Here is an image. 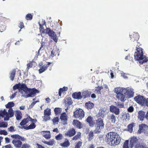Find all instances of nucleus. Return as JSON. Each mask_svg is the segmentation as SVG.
Instances as JSON below:
<instances>
[{"mask_svg": "<svg viewBox=\"0 0 148 148\" xmlns=\"http://www.w3.org/2000/svg\"><path fill=\"white\" fill-rule=\"evenodd\" d=\"M134 90L133 88L130 87L124 88L118 87L114 88V92L116 94V97L118 99L124 102L126 100V98L133 97Z\"/></svg>", "mask_w": 148, "mask_h": 148, "instance_id": "nucleus-1", "label": "nucleus"}, {"mask_svg": "<svg viewBox=\"0 0 148 148\" xmlns=\"http://www.w3.org/2000/svg\"><path fill=\"white\" fill-rule=\"evenodd\" d=\"M14 106V104L13 102H8L5 105L6 108H9L7 111L5 109L0 110V117L4 118V120H9L10 118L14 116V111L12 107Z\"/></svg>", "mask_w": 148, "mask_h": 148, "instance_id": "nucleus-2", "label": "nucleus"}, {"mask_svg": "<svg viewBox=\"0 0 148 148\" xmlns=\"http://www.w3.org/2000/svg\"><path fill=\"white\" fill-rule=\"evenodd\" d=\"M106 140L110 145L114 146L120 143L121 138L117 133L111 132L106 135Z\"/></svg>", "mask_w": 148, "mask_h": 148, "instance_id": "nucleus-3", "label": "nucleus"}, {"mask_svg": "<svg viewBox=\"0 0 148 148\" xmlns=\"http://www.w3.org/2000/svg\"><path fill=\"white\" fill-rule=\"evenodd\" d=\"M143 49L140 47H137L134 54V59L138 61L140 64H143L148 60L147 58L143 55Z\"/></svg>", "mask_w": 148, "mask_h": 148, "instance_id": "nucleus-4", "label": "nucleus"}, {"mask_svg": "<svg viewBox=\"0 0 148 148\" xmlns=\"http://www.w3.org/2000/svg\"><path fill=\"white\" fill-rule=\"evenodd\" d=\"M18 91L23 94V92L26 94V95H24L23 96L25 98H27L28 97H33L35 95L36 92H38V90L33 88L32 89L27 88L26 85V87L24 88L20 87L18 89Z\"/></svg>", "mask_w": 148, "mask_h": 148, "instance_id": "nucleus-5", "label": "nucleus"}, {"mask_svg": "<svg viewBox=\"0 0 148 148\" xmlns=\"http://www.w3.org/2000/svg\"><path fill=\"white\" fill-rule=\"evenodd\" d=\"M11 137L14 138L12 141V143L14 144L15 147L16 148H21L22 145V143L20 140L22 141L25 140V139L18 134L11 135Z\"/></svg>", "mask_w": 148, "mask_h": 148, "instance_id": "nucleus-6", "label": "nucleus"}, {"mask_svg": "<svg viewBox=\"0 0 148 148\" xmlns=\"http://www.w3.org/2000/svg\"><path fill=\"white\" fill-rule=\"evenodd\" d=\"M104 124L103 120L101 119H98L96 121L95 125V129L94 132L96 133H100L101 130L104 128Z\"/></svg>", "mask_w": 148, "mask_h": 148, "instance_id": "nucleus-7", "label": "nucleus"}, {"mask_svg": "<svg viewBox=\"0 0 148 148\" xmlns=\"http://www.w3.org/2000/svg\"><path fill=\"white\" fill-rule=\"evenodd\" d=\"M43 32L47 34L56 42H57L58 39L56 38V33L50 28H47L46 29L44 30Z\"/></svg>", "mask_w": 148, "mask_h": 148, "instance_id": "nucleus-8", "label": "nucleus"}, {"mask_svg": "<svg viewBox=\"0 0 148 148\" xmlns=\"http://www.w3.org/2000/svg\"><path fill=\"white\" fill-rule=\"evenodd\" d=\"M73 116L76 118L81 120L84 117V112L82 109L79 108L75 109L74 112Z\"/></svg>", "mask_w": 148, "mask_h": 148, "instance_id": "nucleus-9", "label": "nucleus"}, {"mask_svg": "<svg viewBox=\"0 0 148 148\" xmlns=\"http://www.w3.org/2000/svg\"><path fill=\"white\" fill-rule=\"evenodd\" d=\"M141 132H144L148 136V126L145 124L142 123L139 125V130L137 133L140 134Z\"/></svg>", "mask_w": 148, "mask_h": 148, "instance_id": "nucleus-10", "label": "nucleus"}, {"mask_svg": "<svg viewBox=\"0 0 148 148\" xmlns=\"http://www.w3.org/2000/svg\"><path fill=\"white\" fill-rule=\"evenodd\" d=\"M134 100L138 103L142 105L145 104L146 99L143 96L138 95L134 98Z\"/></svg>", "mask_w": 148, "mask_h": 148, "instance_id": "nucleus-11", "label": "nucleus"}, {"mask_svg": "<svg viewBox=\"0 0 148 148\" xmlns=\"http://www.w3.org/2000/svg\"><path fill=\"white\" fill-rule=\"evenodd\" d=\"M67 116L65 112H64L61 114L60 119L61 120L62 123L64 125H66L67 123Z\"/></svg>", "mask_w": 148, "mask_h": 148, "instance_id": "nucleus-12", "label": "nucleus"}, {"mask_svg": "<svg viewBox=\"0 0 148 148\" xmlns=\"http://www.w3.org/2000/svg\"><path fill=\"white\" fill-rule=\"evenodd\" d=\"M110 109L111 112L114 113L116 115H118L120 114V110L116 106H111L110 107Z\"/></svg>", "mask_w": 148, "mask_h": 148, "instance_id": "nucleus-13", "label": "nucleus"}, {"mask_svg": "<svg viewBox=\"0 0 148 148\" xmlns=\"http://www.w3.org/2000/svg\"><path fill=\"white\" fill-rule=\"evenodd\" d=\"M139 35L138 33L133 32L131 35H130V37L132 41H134L136 40L137 41L139 38Z\"/></svg>", "mask_w": 148, "mask_h": 148, "instance_id": "nucleus-14", "label": "nucleus"}, {"mask_svg": "<svg viewBox=\"0 0 148 148\" xmlns=\"http://www.w3.org/2000/svg\"><path fill=\"white\" fill-rule=\"evenodd\" d=\"M76 131L73 128L70 129L67 132L65 133L66 136L71 137L73 136L75 134Z\"/></svg>", "mask_w": 148, "mask_h": 148, "instance_id": "nucleus-15", "label": "nucleus"}, {"mask_svg": "<svg viewBox=\"0 0 148 148\" xmlns=\"http://www.w3.org/2000/svg\"><path fill=\"white\" fill-rule=\"evenodd\" d=\"M51 64V63L48 62L47 64H45L41 67L39 70V73H41L46 70Z\"/></svg>", "mask_w": 148, "mask_h": 148, "instance_id": "nucleus-16", "label": "nucleus"}, {"mask_svg": "<svg viewBox=\"0 0 148 148\" xmlns=\"http://www.w3.org/2000/svg\"><path fill=\"white\" fill-rule=\"evenodd\" d=\"M41 134L45 138L48 139L50 138L51 136L50 132L49 131H42Z\"/></svg>", "mask_w": 148, "mask_h": 148, "instance_id": "nucleus-17", "label": "nucleus"}, {"mask_svg": "<svg viewBox=\"0 0 148 148\" xmlns=\"http://www.w3.org/2000/svg\"><path fill=\"white\" fill-rule=\"evenodd\" d=\"M138 117L140 121H143L145 117V112L142 111H139L138 112Z\"/></svg>", "mask_w": 148, "mask_h": 148, "instance_id": "nucleus-18", "label": "nucleus"}, {"mask_svg": "<svg viewBox=\"0 0 148 148\" xmlns=\"http://www.w3.org/2000/svg\"><path fill=\"white\" fill-rule=\"evenodd\" d=\"M138 141V139L136 137H134L131 138L130 141V147L132 148L134 145L137 143Z\"/></svg>", "mask_w": 148, "mask_h": 148, "instance_id": "nucleus-19", "label": "nucleus"}, {"mask_svg": "<svg viewBox=\"0 0 148 148\" xmlns=\"http://www.w3.org/2000/svg\"><path fill=\"white\" fill-rule=\"evenodd\" d=\"M106 108H101L100 109L99 112V114L100 116L103 117L105 115L107 112H106Z\"/></svg>", "mask_w": 148, "mask_h": 148, "instance_id": "nucleus-20", "label": "nucleus"}, {"mask_svg": "<svg viewBox=\"0 0 148 148\" xmlns=\"http://www.w3.org/2000/svg\"><path fill=\"white\" fill-rule=\"evenodd\" d=\"M25 87H26V85L24 84H21L20 83H19L18 84H16L13 87V89L14 90H15L17 89H19L20 88H24Z\"/></svg>", "mask_w": 148, "mask_h": 148, "instance_id": "nucleus-21", "label": "nucleus"}, {"mask_svg": "<svg viewBox=\"0 0 148 148\" xmlns=\"http://www.w3.org/2000/svg\"><path fill=\"white\" fill-rule=\"evenodd\" d=\"M108 119L113 123H115L116 121L115 116L113 114H109L108 115Z\"/></svg>", "mask_w": 148, "mask_h": 148, "instance_id": "nucleus-22", "label": "nucleus"}, {"mask_svg": "<svg viewBox=\"0 0 148 148\" xmlns=\"http://www.w3.org/2000/svg\"><path fill=\"white\" fill-rule=\"evenodd\" d=\"M15 115L16 117V119L17 120H20L22 117V114L20 111L16 110L15 111Z\"/></svg>", "mask_w": 148, "mask_h": 148, "instance_id": "nucleus-23", "label": "nucleus"}, {"mask_svg": "<svg viewBox=\"0 0 148 148\" xmlns=\"http://www.w3.org/2000/svg\"><path fill=\"white\" fill-rule=\"evenodd\" d=\"M72 96L75 99H81L82 98L80 92L73 93L72 95Z\"/></svg>", "mask_w": 148, "mask_h": 148, "instance_id": "nucleus-24", "label": "nucleus"}, {"mask_svg": "<svg viewBox=\"0 0 148 148\" xmlns=\"http://www.w3.org/2000/svg\"><path fill=\"white\" fill-rule=\"evenodd\" d=\"M73 124L75 126L79 129L81 128L82 127L81 123L77 120H74L73 121Z\"/></svg>", "mask_w": 148, "mask_h": 148, "instance_id": "nucleus-25", "label": "nucleus"}, {"mask_svg": "<svg viewBox=\"0 0 148 148\" xmlns=\"http://www.w3.org/2000/svg\"><path fill=\"white\" fill-rule=\"evenodd\" d=\"M135 148H148L145 144L143 143H137L135 146Z\"/></svg>", "mask_w": 148, "mask_h": 148, "instance_id": "nucleus-26", "label": "nucleus"}, {"mask_svg": "<svg viewBox=\"0 0 148 148\" xmlns=\"http://www.w3.org/2000/svg\"><path fill=\"white\" fill-rule=\"evenodd\" d=\"M64 103L65 106H68L71 105L73 102L70 98L68 97L64 100Z\"/></svg>", "mask_w": 148, "mask_h": 148, "instance_id": "nucleus-27", "label": "nucleus"}, {"mask_svg": "<svg viewBox=\"0 0 148 148\" xmlns=\"http://www.w3.org/2000/svg\"><path fill=\"white\" fill-rule=\"evenodd\" d=\"M70 144L69 141L67 139H65L64 142L61 143L60 145L63 147H67L69 146Z\"/></svg>", "mask_w": 148, "mask_h": 148, "instance_id": "nucleus-28", "label": "nucleus"}, {"mask_svg": "<svg viewBox=\"0 0 148 148\" xmlns=\"http://www.w3.org/2000/svg\"><path fill=\"white\" fill-rule=\"evenodd\" d=\"M86 107L88 109L92 108L94 106V104L90 101L86 103H85Z\"/></svg>", "mask_w": 148, "mask_h": 148, "instance_id": "nucleus-29", "label": "nucleus"}, {"mask_svg": "<svg viewBox=\"0 0 148 148\" xmlns=\"http://www.w3.org/2000/svg\"><path fill=\"white\" fill-rule=\"evenodd\" d=\"M135 124L134 123H132L129 124L127 126V130L130 132H132L133 131V127L135 126Z\"/></svg>", "mask_w": 148, "mask_h": 148, "instance_id": "nucleus-30", "label": "nucleus"}, {"mask_svg": "<svg viewBox=\"0 0 148 148\" xmlns=\"http://www.w3.org/2000/svg\"><path fill=\"white\" fill-rule=\"evenodd\" d=\"M103 88V87L101 86L100 87L99 86L98 87H96L95 89V92L97 93L101 94V90Z\"/></svg>", "mask_w": 148, "mask_h": 148, "instance_id": "nucleus-31", "label": "nucleus"}, {"mask_svg": "<svg viewBox=\"0 0 148 148\" xmlns=\"http://www.w3.org/2000/svg\"><path fill=\"white\" fill-rule=\"evenodd\" d=\"M51 114V109L50 108H47L44 110V115H50Z\"/></svg>", "mask_w": 148, "mask_h": 148, "instance_id": "nucleus-32", "label": "nucleus"}, {"mask_svg": "<svg viewBox=\"0 0 148 148\" xmlns=\"http://www.w3.org/2000/svg\"><path fill=\"white\" fill-rule=\"evenodd\" d=\"M81 135V133L80 132H77V135L73 138L72 140H74L78 139L80 138Z\"/></svg>", "mask_w": 148, "mask_h": 148, "instance_id": "nucleus-33", "label": "nucleus"}, {"mask_svg": "<svg viewBox=\"0 0 148 148\" xmlns=\"http://www.w3.org/2000/svg\"><path fill=\"white\" fill-rule=\"evenodd\" d=\"M15 71L13 70L11 73L10 78L12 81H13L14 80L15 75Z\"/></svg>", "mask_w": 148, "mask_h": 148, "instance_id": "nucleus-34", "label": "nucleus"}, {"mask_svg": "<svg viewBox=\"0 0 148 148\" xmlns=\"http://www.w3.org/2000/svg\"><path fill=\"white\" fill-rule=\"evenodd\" d=\"M28 121H29L28 120V119H27V118L26 119H23L20 123V124L21 125H24L27 123Z\"/></svg>", "mask_w": 148, "mask_h": 148, "instance_id": "nucleus-35", "label": "nucleus"}, {"mask_svg": "<svg viewBox=\"0 0 148 148\" xmlns=\"http://www.w3.org/2000/svg\"><path fill=\"white\" fill-rule=\"evenodd\" d=\"M54 111L56 114H58L61 112V109L59 108H56L54 109Z\"/></svg>", "mask_w": 148, "mask_h": 148, "instance_id": "nucleus-36", "label": "nucleus"}, {"mask_svg": "<svg viewBox=\"0 0 148 148\" xmlns=\"http://www.w3.org/2000/svg\"><path fill=\"white\" fill-rule=\"evenodd\" d=\"M93 132H90L88 134V140L90 141L92 139L93 137Z\"/></svg>", "mask_w": 148, "mask_h": 148, "instance_id": "nucleus-37", "label": "nucleus"}, {"mask_svg": "<svg viewBox=\"0 0 148 148\" xmlns=\"http://www.w3.org/2000/svg\"><path fill=\"white\" fill-rule=\"evenodd\" d=\"M36 125L34 123H32L27 127V129H31L34 128Z\"/></svg>", "mask_w": 148, "mask_h": 148, "instance_id": "nucleus-38", "label": "nucleus"}, {"mask_svg": "<svg viewBox=\"0 0 148 148\" xmlns=\"http://www.w3.org/2000/svg\"><path fill=\"white\" fill-rule=\"evenodd\" d=\"M8 123L6 122H3L0 123V127H7Z\"/></svg>", "mask_w": 148, "mask_h": 148, "instance_id": "nucleus-39", "label": "nucleus"}, {"mask_svg": "<svg viewBox=\"0 0 148 148\" xmlns=\"http://www.w3.org/2000/svg\"><path fill=\"white\" fill-rule=\"evenodd\" d=\"M32 16L33 15L31 14H27L26 16H25V18L26 19L28 20H31L32 18Z\"/></svg>", "mask_w": 148, "mask_h": 148, "instance_id": "nucleus-40", "label": "nucleus"}, {"mask_svg": "<svg viewBox=\"0 0 148 148\" xmlns=\"http://www.w3.org/2000/svg\"><path fill=\"white\" fill-rule=\"evenodd\" d=\"M63 137L62 134H59L56 136L55 137L56 139L57 140H60L62 139Z\"/></svg>", "mask_w": 148, "mask_h": 148, "instance_id": "nucleus-41", "label": "nucleus"}, {"mask_svg": "<svg viewBox=\"0 0 148 148\" xmlns=\"http://www.w3.org/2000/svg\"><path fill=\"white\" fill-rule=\"evenodd\" d=\"M119 73L121 74V76L123 77L124 79H128V77L127 76V74L124 73L122 71H120Z\"/></svg>", "mask_w": 148, "mask_h": 148, "instance_id": "nucleus-42", "label": "nucleus"}, {"mask_svg": "<svg viewBox=\"0 0 148 148\" xmlns=\"http://www.w3.org/2000/svg\"><path fill=\"white\" fill-rule=\"evenodd\" d=\"M59 119L58 117H56L53 118L52 120L53 124L54 125H55L58 122Z\"/></svg>", "mask_w": 148, "mask_h": 148, "instance_id": "nucleus-43", "label": "nucleus"}, {"mask_svg": "<svg viewBox=\"0 0 148 148\" xmlns=\"http://www.w3.org/2000/svg\"><path fill=\"white\" fill-rule=\"evenodd\" d=\"M50 115H45L43 117V121H47L49 120L50 119Z\"/></svg>", "mask_w": 148, "mask_h": 148, "instance_id": "nucleus-44", "label": "nucleus"}, {"mask_svg": "<svg viewBox=\"0 0 148 148\" xmlns=\"http://www.w3.org/2000/svg\"><path fill=\"white\" fill-rule=\"evenodd\" d=\"M128 140H126L123 145V148H129L128 146Z\"/></svg>", "mask_w": 148, "mask_h": 148, "instance_id": "nucleus-45", "label": "nucleus"}, {"mask_svg": "<svg viewBox=\"0 0 148 148\" xmlns=\"http://www.w3.org/2000/svg\"><path fill=\"white\" fill-rule=\"evenodd\" d=\"M42 24H40V22L38 23L40 26V30L43 29V26L45 25V22L44 20H42Z\"/></svg>", "mask_w": 148, "mask_h": 148, "instance_id": "nucleus-46", "label": "nucleus"}, {"mask_svg": "<svg viewBox=\"0 0 148 148\" xmlns=\"http://www.w3.org/2000/svg\"><path fill=\"white\" fill-rule=\"evenodd\" d=\"M82 143L80 141L78 142L76 144L75 148H80L82 145Z\"/></svg>", "mask_w": 148, "mask_h": 148, "instance_id": "nucleus-47", "label": "nucleus"}, {"mask_svg": "<svg viewBox=\"0 0 148 148\" xmlns=\"http://www.w3.org/2000/svg\"><path fill=\"white\" fill-rule=\"evenodd\" d=\"M55 144V142L53 140H51L47 142V144L49 145H52Z\"/></svg>", "mask_w": 148, "mask_h": 148, "instance_id": "nucleus-48", "label": "nucleus"}, {"mask_svg": "<svg viewBox=\"0 0 148 148\" xmlns=\"http://www.w3.org/2000/svg\"><path fill=\"white\" fill-rule=\"evenodd\" d=\"M8 130L10 132H13L15 131L14 130V127L12 126H10L9 128H8Z\"/></svg>", "mask_w": 148, "mask_h": 148, "instance_id": "nucleus-49", "label": "nucleus"}, {"mask_svg": "<svg viewBox=\"0 0 148 148\" xmlns=\"http://www.w3.org/2000/svg\"><path fill=\"white\" fill-rule=\"evenodd\" d=\"M27 119H28L29 121H31L33 123L34 122L35 123L37 121V120L36 119H33L30 118V116H28L27 117Z\"/></svg>", "mask_w": 148, "mask_h": 148, "instance_id": "nucleus-50", "label": "nucleus"}, {"mask_svg": "<svg viewBox=\"0 0 148 148\" xmlns=\"http://www.w3.org/2000/svg\"><path fill=\"white\" fill-rule=\"evenodd\" d=\"M116 106L119 108H123L124 107V105L123 103H118L116 104Z\"/></svg>", "mask_w": 148, "mask_h": 148, "instance_id": "nucleus-51", "label": "nucleus"}, {"mask_svg": "<svg viewBox=\"0 0 148 148\" xmlns=\"http://www.w3.org/2000/svg\"><path fill=\"white\" fill-rule=\"evenodd\" d=\"M0 134L6 135H7L8 133L5 130H0Z\"/></svg>", "mask_w": 148, "mask_h": 148, "instance_id": "nucleus-52", "label": "nucleus"}, {"mask_svg": "<svg viewBox=\"0 0 148 148\" xmlns=\"http://www.w3.org/2000/svg\"><path fill=\"white\" fill-rule=\"evenodd\" d=\"M134 110V108L132 106H130L128 109L127 110L129 112H132Z\"/></svg>", "mask_w": 148, "mask_h": 148, "instance_id": "nucleus-53", "label": "nucleus"}, {"mask_svg": "<svg viewBox=\"0 0 148 148\" xmlns=\"http://www.w3.org/2000/svg\"><path fill=\"white\" fill-rule=\"evenodd\" d=\"M125 119L126 120V121H128L130 120V116L129 115V114L127 113L126 114V115H125Z\"/></svg>", "mask_w": 148, "mask_h": 148, "instance_id": "nucleus-54", "label": "nucleus"}, {"mask_svg": "<svg viewBox=\"0 0 148 148\" xmlns=\"http://www.w3.org/2000/svg\"><path fill=\"white\" fill-rule=\"evenodd\" d=\"M92 121V118L90 116H88L86 119L87 122L88 123H89Z\"/></svg>", "mask_w": 148, "mask_h": 148, "instance_id": "nucleus-55", "label": "nucleus"}, {"mask_svg": "<svg viewBox=\"0 0 148 148\" xmlns=\"http://www.w3.org/2000/svg\"><path fill=\"white\" fill-rule=\"evenodd\" d=\"M29 145L28 144H24L22 145V148H29Z\"/></svg>", "mask_w": 148, "mask_h": 148, "instance_id": "nucleus-56", "label": "nucleus"}, {"mask_svg": "<svg viewBox=\"0 0 148 148\" xmlns=\"http://www.w3.org/2000/svg\"><path fill=\"white\" fill-rule=\"evenodd\" d=\"M36 102H33L29 106V108H31L33 107L35 105L36 103Z\"/></svg>", "mask_w": 148, "mask_h": 148, "instance_id": "nucleus-57", "label": "nucleus"}, {"mask_svg": "<svg viewBox=\"0 0 148 148\" xmlns=\"http://www.w3.org/2000/svg\"><path fill=\"white\" fill-rule=\"evenodd\" d=\"M60 89H62L61 92H62L64 91H65L67 90L68 88L67 87H64L62 88H61Z\"/></svg>", "mask_w": 148, "mask_h": 148, "instance_id": "nucleus-58", "label": "nucleus"}, {"mask_svg": "<svg viewBox=\"0 0 148 148\" xmlns=\"http://www.w3.org/2000/svg\"><path fill=\"white\" fill-rule=\"evenodd\" d=\"M2 147L3 148H12L10 145H8L5 146H3Z\"/></svg>", "mask_w": 148, "mask_h": 148, "instance_id": "nucleus-59", "label": "nucleus"}, {"mask_svg": "<svg viewBox=\"0 0 148 148\" xmlns=\"http://www.w3.org/2000/svg\"><path fill=\"white\" fill-rule=\"evenodd\" d=\"M45 100L46 102V103L47 104H49L51 102V99L49 97L46 99Z\"/></svg>", "mask_w": 148, "mask_h": 148, "instance_id": "nucleus-60", "label": "nucleus"}, {"mask_svg": "<svg viewBox=\"0 0 148 148\" xmlns=\"http://www.w3.org/2000/svg\"><path fill=\"white\" fill-rule=\"evenodd\" d=\"M89 123V124L90 126L92 127L95 124V123L92 121Z\"/></svg>", "mask_w": 148, "mask_h": 148, "instance_id": "nucleus-61", "label": "nucleus"}, {"mask_svg": "<svg viewBox=\"0 0 148 148\" xmlns=\"http://www.w3.org/2000/svg\"><path fill=\"white\" fill-rule=\"evenodd\" d=\"M19 27L21 29L23 28L24 27L23 23L22 22H21L20 23Z\"/></svg>", "mask_w": 148, "mask_h": 148, "instance_id": "nucleus-62", "label": "nucleus"}, {"mask_svg": "<svg viewBox=\"0 0 148 148\" xmlns=\"http://www.w3.org/2000/svg\"><path fill=\"white\" fill-rule=\"evenodd\" d=\"M5 143H10V139L9 138L7 137L5 138Z\"/></svg>", "mask_w": 148, "mask_h": 148, "instance_id": "nucleus-63", "label": "nucleus"}, {"mask_svg": "<svg viewBox=\"0 0 148 148\" xmlns=\"http://www.w3.org/2000/svg\"><path fill=\"white\" fill-rule=\"evenodd\" d=\"M37 145L38 148H45L44 147H43L42 146L40 145L37 144Z\"/></svg>", "mask_w": 148, "mask_h": 148, "instance_id": "nucleus-64", "label": "nucleus"}]
</instances>
